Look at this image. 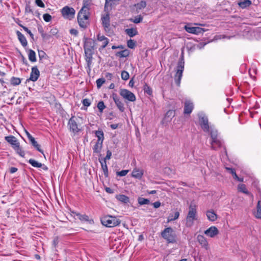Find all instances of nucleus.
<instances>
[{"label":"nucleus","instance_id":"1","mask_svg":"<svg viewBox=\"0 0 261 261\" xmlns=\"http://www.w3.org/2000/svg\"><path fill=\"white\" fill-rule=\"evenodd\" d=\"M96 45L95 41L91 38H85L84 41V49L86 62L89 65L91 63Z\"/></svg>","mask_w":261,"mask_h":261},{"label":"nucleus","instance_id":"2","mask_svg":"<svg viewBox=\"0 0 261 261\" xmlns=\"http://www.w3.org/2000/svg\"><path fill=\"white\" fill-rule=\"evenodd\" d=\"M90 9L88 6H84L77 14V22L80 27L86 29L89 25Z\"/></svg>","mask_w":261,"mask_h":261},{"label":"nucleus","instance_id":"3","mask_svg":"<svg viewBox=\"0 0 261 261\" xmlns=\"http://www.w3.org/2000/svg\"><path fill=\"white\" fill-rule=\"evenodd\" d=\"M211 137V148L212 150H218L221 148H224L225 149L224 145V142L219 136L217 130L212 129L210 131Z\"/></svg>","mask_w":261,"mask_h":261},{"label":"nucleus","instance_id":"4","mask_svg":"<svg viewBox=\"0 0 261 261\" xmlns=\"http://www.w3.org/2000/svg\"><path fill=\"white\" fill-rule=\"evenodd\" d=\"M197 220V206L195 204L191 203L189 212L186 217V225L187 227H191L194 221Z\"/></svg>","mask_w":261,"mask_h":261},{"label":"nucleus","instance_id":"5","mask_svg":"<svg viewBox=\"0 0 261 261\" xmlns=\"http://www.w3.org/2000/svg\"><path fill=\"white\" fill-rule=\"evenodd\" d=\"M101 224L107 227H113L118 226L120 221L116 217L110 215L103 216L100 218Z\"/></svg>","mask_w":261,"mask_h":261},{"label":"nucleus","instance_id":"6","mask_svg":"<svg viewBox=\"0 0 261 261\" xmlns=\"http://www.w3.org/2000/svg\"><path fill=\"white\" fill-rule=\"evenodd\" d=\"M68 125L70 131L74 134H76L82 130V127L79 123L78 118L72 116L69 120Z\"/></svg>","mask_w":261,"mask_h":261},{"label":"nucleus","instance_id":"7","mask_svg":"<svg viewBox=\"0 0 261 261\" xmlns=\"http://www.w3.org/2000/svg\"><path fill=\"white\" fill-rule=\"evenodd\" d=\"M62 17L67 20H71L75 17V10L72 7L66 6L60 10Z\"/></svg>","mask_w":261,"mask_h":261},{"label":"nucleus","instance_id":"8","mask_svg":"<svg viewBox=\"0 0 261 261\" xmlns=\"http://www.w3.org/2000/svg\"><path fill=\"white\" fill-rule=\"evenodd\" d=\"M184 70V61L183 59H181L178 62L176 72L174 76L175 82L178 87L180 86Z\"/></svg>","mask_w":261,"mask_h":261},{"label":"nucleus","instance_id":"9","mask_svg":"<svg viewBox=\"0 0 261 261\" xmlns=\"http://www.w3.org/2000/svg\"><path fill=\"white\" fill-rule=\"evenodd\" d=\"M161 235L168 243H174L176 241V234L173 229H164Z\"/></svg>","mask_w":261,"mask_h":261},{"label":"nucleus","instance_id":"10","mask_svg":"<svg viewBox=\"0 0 261 261\" xmlns=\"http://www.w3.org/2000/svg\"><path fill=\"white\" fill-rule=\"evenodd\" d=\"M108 0H106L105 5V11L106 12L101 17L102 24L106 31L109 28L110 26V14L108 10Z\"/></svg>","mask_w":261,"mask_h":261},{"label":"nucleus","instance_id":"11","mask_svg":"<svg viewBox=\"0 0 261 261\" xmlns=\"http://www.w3.org/2000/svg\"><path fill=\"white\" fill-rule=\"evenodd\" d=\"M119 93L125 99L132 102L136 101V97L135 94L127 89H122L120 90Z\"/></svg>","mask_w":261,"mask_h":261},{"label":"nucleus","instance_id":"12","mask_svg":"<svg viewBox=\"0 0 261 261\" xmlns=\"http://www.w3.org/2000/svg\"><path fill=\"white\" fill-rule=\"evenodd\" d=\"M200 125L203 130L205 132L208 133L210 132V126L208 124V121L207 117H202L199 120Z\"/></svg>","mask_w":261,"mask_h":261},{"label":"nucleus","instance_id":"13","mask_svg":"<svg viewBox=\"0 0 261 261\" xmlns=\"http://www.w3.org/2000/svg\"><path fill=\"white\" fill-rule=\"evenodd\" d=\"M184 29L188 33L196 35H198L203 32V29L200 27H188V25H185L184 27Z\"/></svg>","mask_w":261,"mask_h":261},{"label":"nucleus","instance_id":"14","mask_svg":"<svg viewBox=\"0 0 261 261\" xmlns=\"http://www.w3.org/2000/svg\"><path fill=\"white\" fill-rule=\"evenodd\" d=\"M197 240L202 248H204L206 250L210 249L208 242L203 236L200 234L198 235Z\"/></svg>","mask_w":261,"mask_h":261},{"label":"nucleus","instance_id":"15","mask_svg":"<svg viewBox=\"0 0 261 261\" xmlns=\"http://www.w3.org/2000/svg\"><path fill=\"white\" fill-rule=\"evenodd\" d=\"M97 40L98 41L101 42V45L100 47L99 48V50H101L105 48L109 42V39L104 35H102L100 34H98L97 35Z\"/></svg>","mask_w":261,"mask_h":261},{"label":"nucleus","instance_id":"16","mask_svg":"<svg viewBox=\"0 0 261 261\" xmlns=\"http://www.w3.org/2000/svg\"><path fill=\"white\" fill-rule=\"evenodd\" d=\"M194 109V105L192 101L187 100L185 102L184 113L185 114H190Z\"/></svg>","mask_w":261,"mask_h":261},{"label":"nucleus","instance_id":"17","mask_svg":"<svg viewBox=\"0 0 261 261\" xmlns=\"http://www.w3.org/2000/svg\"><path fill=\"white\" fill-rule=\"evenodd\" d=\"M40 76V71L37 66H34L32 68L29 80L33 82H36Z\"/></svg>","mask_w":261,"mask_h":261},{"label":"nucleus","instance_id":"18","mask_svg":"<svg viewBox=\"0 0 261 261\" xmlns=\"http://www.w3.org/2000/svg\"><path fill=\"white\" fill-rule=\"evenodd\" d=\"M5 139L7 141L9 144L11 145L13 148L15 147L17 145L19 144V142L18 141L17 139L15 137L10 135L9 136H6L5 137Z\"/></svg>","mask_w":261,"mask_h":261},{"label":"nucleus","instance_id":"19","mask_svg":"<svg viewBox=\"0 0 261 261\" xmlns=\"http://www.w3.org/2000/svg\"><path fill=\"white\" fill-rule=\"evenodd\" d=\"M73 214H74V215H76L78 218L81 220V221H88L90 224H92V223H94V221L93 219H89V217L84 214V215H82L80 213H76V212H72Z\"/></svg>","mask_w":261,"mask_h":261},{"label":"nucleus","instance_id":"20","mask_svg":"<svg viewBox=\"0 0 261 261\" xmlns=\"http://www.w3.org/2000/svg\"><path fill=\"white\" fill-rule=\"evenodd\" d=\"M144 172L142 169L135 168L133 169L132 176L136 178L140 179L143 175Z\"/></svg>","mask_w":261,"mask_h":261},{"label":"nucleus","instance_id":"21","mask_svg":"<svg viewBox=\"0 0 261 261\" xmlns=\"http://www.w3.org/2000/svg\"><path fill=\"white\" fill-rule=\"evenodd\" d=\"M113 100L116 105L117 107L119 109V111L121 112H123L124 111L125 108L124 107V105L123 102L120 100V99L117 97H113Z\"/></svg>","mask_w":261,"mask_h":261},{"label":"nucleus","instance_id":"22","mask_svg":"<svg viewBox=\"0 0 261 261\" xmlns=\"http://www.w3.org/2000/svg\"><path fill=\"white\" fill-rule=\"evenodd\" d=\"M16 34L21 45L23 47L27 46V45H28V42L25 36L19 31H17Z\"/></svg>","mask_w":261,"mask_h":261},{"label":"nucleus","instance_id":"23","mask_svg":"<svg viewBox=\"0 0 261 261\" xmlns=\"http://www.w3.org/2000/svg\"><path fill=\"white\" fill-rule=\"evenodd\" d=\"M206 215L207 219L210 221H215L217 219V215L212 210L207 211Z\"/></svg>","mask_w":261,"mask_h":261},{"label":"nucleus","instance_id":"24","mask_svg":"<svg viewBox=\"0 0 261 261\" xmlns=\"http://www.w3.org/2000/svg\"><path fill=\"white\" fill-rule=\"evenodd\" d=\"M125 32L130 37H133L138 34V32L136 28L126 29L125 30Z\"/></svg>","mask_w":261,"mask_h":261},{"label":"nucleus","instance_id":"25","mask_svg":"<svg viewBox=\"0 0 261 261\" xmlns=\"http://www.w3.org/2000/svg\"><path fill=\"white\" fill-rule=\"evenodd\" d=\"M251 4L252 2L250 0H240V1L238 3V5L241 8L245 9L249 7Z\"/></svg>","mask_w":261,"mask_h":261},{"label":"nucleus","instance_id":"26","mask_svg":"<svg viewBox=\"0 0 261 261\" xmlns=\"http://www.w3.org/2000/svg\"><path fill=\"white\" fill-rule=\"evenodd\" d=\"M204 233L207 236L213 238L219 233V230L218 229H206Z\"/></svg>","mask_w":261,"mask_h":261},{"label":"nucleus","instance_id":"27","mask_svg":"<svg viewBox=\"0 0 261 261\" xmlns=\"http://www.w3.org/2000/svg\"><path fill=\"white\" fill-rule=\"evenodd\" d=\"M102 142L97 141L93 147V150L94 153H100L102 147Z\"/></svg>","mask_w":261,"mask_h":261},{"label":"nucleus","instance_id":"28","mask_svg":"<svg viewBox=\"0 0 261 261\" xmlns=\"http://www.w3.org/2000/svg\"><path fill=\"white\" fill-rule=\"evenodd\" d=\"M256 218L261 219V200H259L256 205V212L254 213Z\"/></svg>","mask_w":261,"mask_h":261},{"label":"nucleus","instance_id":"29","mask_svg":"<svg viewBox=\"0 0 261 261\" xmlns=\"http://www.w3.org/2000/svg\"><path fill=\"white\" fill-rule=\"evenodd\" d=\"M28 58L29 60L32 62H35L36 61V53L33 50L31 49H29Z\"/></svg>","mask_w":261,"mask_h":261},{"label":"nucleus","instance_id":"30","mask_svg":"<svg viewBox=\"0 0 261 261\" xmlns=\"http://www.w3.org/2000/svg\"><path fill=\"white\" fill-rule=\"evenodd\" d=\"M95 136L97 138V141L102 142L104 140V134L102 130H98L95 131Z\"/></svg>","mask_w":261,"mask_h":261},{"label":"nucleus","instance_id":"31","mask_svg":"<svg viewBox=\"0 0 261 261\" xmlns=\"http://www.w3.org/2000/svg\"><path fill=\"white\" fill-rule=\"evenodd\" d=\"M238 190L239 191L247 195H251V193L247 189L246 185L243 184H239L238 185ZM251 196H253L252 194Z\"/></svg>","mask_w":261,"mask_h":261},{"label":"nucleus","instance_id":"32","mask_svg":"<svg viewBox=\"0 0 261 261\" xmlns=\"http://www.w3.org/2000/svg\"><path fill=\"white\" fill-rule=\"evenodd\" d=\"M101 168L103 171L104 175L106 177H108L109 175L108 168L107 165L106 161H100Z\"/></svg>","mask_w":261,"mask_h":261},{"label":"nucleus","instance_id":"33","mask_svg":"<svg viewBox=\"0 0 261 261\" xmlns=\"http://www.w3.org/2000/svg\"><path fill=\"white\" fill-rule=\"evenodd\" d=\"M116 198L120 201L124 203H127L129 202V198L124 195L120 194L116 196Z\"/></svg>","mask_w":261,"mask_h":261},{"label":"nucleus","instance_id":"34","mask_svg":"<svg viewBox=\"0 0 261 261\" xmlns=\"http://www.w3.org/2000/svg\"><path fill=\"white\" fill-rule=\"evenodd\" d=\"M179 216V213L177 211H176V212H174L173 213H171V214H170V215H169V216L168 217V221H171L175 220L178 219Z\"/></svg>","mask_w":261,"mask_h":261},{"label":"nucleus","instance_id":"35","mask_svg":"<svg viewBox=\"0 0 261 261\" xmlns=\"http://www.w3.org/2000/svg\"><path fill=\"white\" fill-rule=\"evenodd\" d=\"M129 55V50L128 49H124L123 50H121L120 51H119L116 53V55L117 56H119L121 58L122 57H127Z\"/></svg>","mask_w":261,"mask_h":261},{"label":"nucleus","instance_id":"36","mask_svg":"<svg viewBox=\"0 0 261 261\" xmlns=\"http://www.w3.org/2000/svg\"><path fill=\"white\" fill-rule=\"evenodd\" d=\"M10 83L13 86H17L21 83V80L19 77L13 76L10 80Z\"/></svg>","mask_w":261,"mask_h":261},{"label":"nucleus","instance_id":"37","mask_svg":"<svg viewBox=\"0 0 261 261\" xmlns=\"http://www.w3.org/2000/svg\"><path fill=\"white\" fill-rule=\"evenodd\" d=\"M16 152L21 156L24 157L25 153L20 146V144L13 148Z\"/></svg>","mask_w":261,"mask_h":261},{"label":"nucleus","instance_id":"38","mask_svg":"<svg viewBox=\"0 0 261 261\" xmlns=\"http://www.w3.org/2000/svg\"><path fill=\"white\" fill-rule=\"evenodd\" d=\"M29 163L34 167L41 168L42 166L41 163H39L33 159H30Z\"/></svg>","mask_w":261,"mask_h":261},{"label":"nucleus","instance_id":"39","mask_svg":"<svg viewBox=\"0 0 261 261\" xmlns=\"http://www.w3.org/2000/svg\"><path fill=\"white\" fill-rule=\"evenodd\" d=\"M142 20L143 17L140 15L135 16L134 18H132L130 19V21L135 23H140L142 21Z\"/></svg>","mask_w":261,"mask_h":261},{"label":"nucleus","instance_id":"40","mask_svg":"<svg viewBox=\"0 0 261 261\" xmlns=\"http://www.w3.org/2000/svg\"><path fill=\"white\" fill-rule=\"evenodd\" d=\"M97 108L100 113H102L103 110L106 108L103 101H100L97 103Z\"/></svg>","mask_w":261,"mask_h":261},{"label":"nucleus","instance_id":"41","mask_svg":"<svg viewBox=\"0 0 261 261\" xmlns=\"http://www.w3.org/2000/svg\"><path fill=\"white\" fill-rule=\"evenodd\" d=\"M149 203L150 201L148 199L141 197L138 198V203L140 205L148 204Z\"/></svg>","mask_w":261,"mask_h":261},{"label":"nucleus","instance_id":"42","mask_svg":"<svg viewBox=\"0 0 261 261\" xmlns=\"http://www.w3.org/2000/svg\"><path fill=\"white\" fill-rule=\"evenodd\" d=\"M143 90L145 93H147L149 95H151L152 94V91L151 88L147 84H145L143 87Z\"/></svg>","mask_w":261,"mask_h":261},{"label":"nucleus","instance_id":"43","mask_svg":"<svg viewBox=\"0 0 261 261\" xmlns=\"http://www.w3.org/2000/svg\"><path fill=\"white\" fill-rule=\"evenodd\" d=\"M127 45L130 48H134L136 45V41L132 39H129L127 42Z\"/></svg>","mask_w":261,"mask_h":261},{"label":"nucleus","instance_id":"44","mask_svg":"<svg viewBox=\"0 0 261 261\" xmlns=\"http://www.w3.org/2000/svg\"><path fill=\"white\" fill-rule=\"evenodd\" d=\"M121 76L122 80L126 81L129 78V75L127 71L123 70L121 72Z\"/></svg>","mask_w":261,"mask_h":261},{"label":"nucleus","instance_id":"45","mask_svg":"<svg viewBox=\"0 0 261 261\" xmlns=\"http://www.w3.org/2000/svg\"><path fill=\"white\" fill-rule=\"evenodd\" d=\"M43 18L46 22H49L51 20V16L48 13H45L43 15Z\"/></svg>","mask_w":261,"mask_h":261},{"label":"nucleus","instance_id":"46","mask_svg":"<svg viewBox=\"0 0 261 261\" xmlns=\"http://www.w3.org/2000/svg\"><path fill=\"white\" fill-rule=\"evenodd\" d=\"M38 30L43 38H47V35L45 33H44L43 29L42 26H41V25L39 26L38 27Z\"/></svg>","mask_w":261,"mask_h":261},{"label":"nucleus","instance_id":"47","mask_svg":"<svg viewBox=\"0 0 261 261\" xmlns=\"http://www.w3.org/2000/svg\"><path fill=\"white\" fill-rule=\"evenodd\" d=\"M96 85L98 88H99L102 84L105 82V80L103 78H100L96 80Z\"/></svg>","mask_w":261,"mask_h":261},{"label":"nucleus","instance_id":"48","mask_svg":"<svg viewBox=\"0 0 261 261\" xmlns=\"http://www.w3.org/2000/svg\"><path fill=\"white\" fill-rule=\"evenodd\" d=\"M59 242V239L58 237H56L54 238L52 242L53 246L55 249L57 248L58 246V243Z\"/></svg>","mask_w":261,"mask_h":261},{"label":"nucleus","instance_id":"49","mask_svg":"<svg viewBox=\"0 0 261 261\" xmlns=\"http://www.w3.org/2000/svg\"><path fill=\"white\" fill-rule=\"evenodd\" d=\"M19 26H20L21 28H23V29L26 32H27L30 36V37L33 39L34 38V35L33 34H32V33L31 32V31L28 29V28H27L26 27H24L23 25H22V24H19Z\"/></svg>","mask_w":261,"mask_h":261},{"label":"nucleus","instance_id":"50","mask_svg":"<svg viewBox=\"0 0 261 261\" xmlns=\"http://www.w3.org/2000/svg\"><path fill=\"white\" fill-rule=\"evenodd\" d=\"M82 103L84 106L88 107L90 106L91 103L89 99L85 98L82 100Z\"/></svg>","mask_w":261,"mask_h":261},{"label":"nucleus","instance_id":"51","mask_svg":"<svg viewBox=\"0 0 261 261\" xmlns=\"http://www.w3.org/2000/svg\"><path fill=\"white\" fill-rule=\"evenodd\" d=\"M38 151L41 152V153H43V151L42 149L40 148V146L38 144L37 142H36L33 145H32Z\"/></svg>","mask_w":261,"mask_h":261},{"label":"nucleus","instance_id":"52","mask_svg":"<svg viewBox=\"0 0 261 261\" xmlns=\"http://www.w3.org/2000/svg\"><path fill=\"white\" fill-rule=\"evenodd\" d=\"M128 172V170H121V171L118 172L117 175L119 176H125L127 174Z\"/></svg>","mask_w":261,"mask_h":261},{"label":"nucleus","instance_id":"53","mask_svg":"<svg viewBox=\"0 0 261 261\" xmlns=\"http://www.w3.org/2000/svg\"><path fill=\"white\" fill-rule=\"evenodd\" d=\"M35 4L39 7L44 8V4L41 0H35Z\"/></svg>","mask_w":261,"mask_h":261},{"label":"nucleus","instance_id":"54","mask_svg":"<svg viewBox=\"0 0 261 261\" xmlns=\"http://www.w3.org/2000/svg\"><path fill=\"white\" fill-rule=\"evenodd\" d=\"M112 156V152L110 150H108L107 151V155L106 157L104 158L103 161H106L107 160H110Z\"/></svg>","mask_w":261,"mask_h":261},{"label":"nucleus","instance_id":"55","mask_svg":"<svg viewBox=\"0 0 261 261\" xmlns=\"http://www.w3.org/2000/svg\"><path fill=\"white\" fill-rule=\"evenodd\" d=\"M175 114V112L173 110H169L166 114V117H173Z\"/></svg>","mask_w":261,"mask_h":261},{"label":"nucleus","instance_id":"56","mask_svg":"<svg viewBox=\"0 0 261 261\" xmlns=\"http://www.w3.org/2000/svg\"><path fill=\"white\" fill-rule=\"evenodd\" d=\"M225 169L227 171L230 173L231 175L233 173V172H236V170L234 168H229V167H225Z\"/></svg>","mask_w":261,"mask_h":261},{"label":"nucleus","instance_id":"57","mask_svg":"<svg viewBox=\"0 0 261 261\" xmlns=\"http://www.w3.org/2000/svg\"><path fill=\"white\" fill-rule=\"evenodd\" d=\"M70 33L74 36H77L78 34V31L76 29H72L70 30Z\"/></svg>","mask_w":261,"mask_h":261},{"label":"nucleus","instance_id":"58","mask_svg":"<svg viewBox=\"0 0 261 261\" xmlns=\"http://www.w3.org/2000/svg\"><path fill=\"white\" fill-rule=\"evenodd\" d=\"M153 205L154 208H159L161 206V202L160 201H156L153 203Z\"/></svg>","mask_w":261,"mask_h":261},{"label":"nucleus","instance_id":"59","mask_svg":"<svg viewBox=\"0 0 261 261\" xmlns=\"http://www.w3.org/2000/svg\"><path fill=\"white\" fill-rule=\"evenodd\" d=\"M18 170V169L16 167H11L10 169V172L11 173H14L16 172H17Z\"/></svg>","mask_w":261,"mask_h":261},{"label":"nucleus","instance_id":"60","mask_svg":"<svg viewBox=\"0 0 261 261\" xmlns=\"http://www.w3.org/2000/svg\"><path fill=\"white\" fill-rule=\"evenodd\" d=\"M118 127V124H112L110 125V127L113 129H115Z\"/></svg>","mask_w":261,"mask_h":261},{"label":"nucleus","instance_id":"61","mask_svg":"<svg viewBox=\"0 0 261 261\" xmlns=\"http://www.w3.org/2000/svg\"><path fill=\"white\" fill-rule=\"evenodd\" d=\"M25 11L27 12L33 13V11H32V10L31 9V7L29 6H26V7H25Z\"/></svg>","mask_w":261,"mask_h":261},{"label":"nucleus","instance_id":"62","mask_svg":"<svg viewBox=\"0 0 261 261\" xmlns=\"http://www.w3.org/2000/svg\"><path fill=\"white\" fill-rule=\"evenodd\" d=\"M106 191L108 193H113V190L109 187H107L106 188Z\"/></svg>","mask_w":261,"mask_h":261},{"label":"nucleus","instance_id":"63","mask_svg":"<svg viewBox=\"0 0 261 261\" xmlns=\"http://www.w3.org/2000/svg\"><path fill=\"white\" fill-rule=\"evenodd\" d=\"M233 177L234 179H235L236 180L237 179H239V177L237 175V174H236V172H233V173L232 174Z\"/></svg>","mask_w":261,"mask_h":261},{"label":"nucleus","instance_id":"64","mask_svg":"<svg viewBox=\"0 0 261 261\" xmlns=\"http://www.w3.org/2000/svg\"><path fill=\"white\" fill-rule=\"evenodd\" d=\"M30 142H31L32 145H33L36 141L35 138H33L31 139V140H30Z\"/></svg>","mask_w":261,"mask_h":261}]
</instances>
